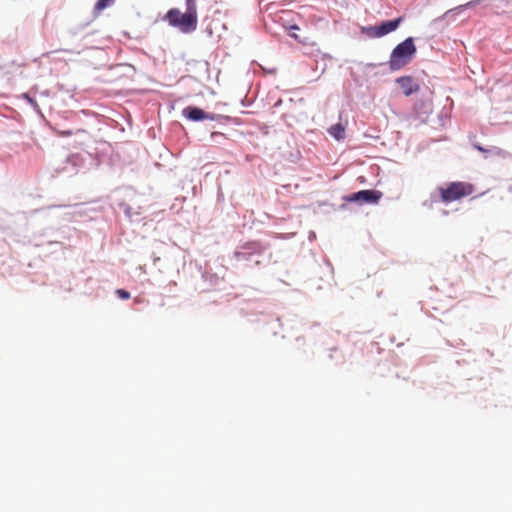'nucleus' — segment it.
Masks as SVG:
<instances>
[{
    "instance_id": "dca6fc26",
    "label": "nucleus",
    "mask_w": 512,
    "mask_h": 512,
    "mask_svg": "<svg viewBox=\"0 0 512 512\" xmlns=\"http://www.w3.org/2000/svg\"><path fill=\"white\" fill-rule=\"evenodd\" d=\"M293 38L298 39V36L296 35V32H293V34H290Z\"/></svg>"
},
{
    "instance_id": "f03ea898",
    "label": "nucleus",
    "mask_w": 512,
    "mask_h": 512,
    "mask_svg": "<svg viewBox=\"0 0 512 512\" xmlns=\"http://www.w3.org/2000/svg\"><path fill=\"white\" fill-rule=\"evenodd\" d=\"M416 53V47L411 37L398 44L392 51L389 59V67L397 71L406 66Z\"/></svg>"
},
{
    "instance_id": "f8f14e48",
    "label": "nucleus",
    "mask_w": 512,
    "mask_h": 512,
    "mask_svg": "<svg viewBox=\"0 0 512 512\" xmlns=\"http://www.w3.org/2000/svg\"><path fill=\"white\" fill-rule=\"evenodd\" d=\"M116 294L120 299L127 300L130 298V293L124 289H117Z\"/></svg>"
},
{
    "instance_id": "20e7f679",
    "label": "nucleus",
    "mask_w": 512,
    "mask_h": 512,
    "mask_svg": "<svg viewBox=\"0 0 512 512\" xmlns=\"http://www.w3.org/2000/svg\"><path fill=\"white\" fill-rule=\"evenodd\" d=\"M401 22L402 18L399 17L395 20L385 21L379 25L369 27V35L376 38L382 37L388 33L395 31L399 27Z\"/></svg>"
},
{
    "instance_id": "7ed1b4c3",
    "label": "nucleus",
    "mask_w": 512,
    "mask_h": 512,
    "mask_svg": "<svg viewBox=\"0 0 512 512\" xmlns=\"http://www.w3.org/2000/svg\"><path fill=\"white\" fill-rule=\"evenodd\" d=\"M168 23L183 33L193 32L197 28L198 16L191 12L181 13L177 8L170 9L165 16Z\"/></svg>"
},
{
    "instance_id": "0eeeda50",
    "label": "nucleus",
    "mask_w": 512,
    "mask_h": 512,
    "mask_svg": "<svg viewBox=\"0 0 512 512\" xmlns=\"http://www.w3.org/2000/svg\"><path fill=\"white\" fill-rule=\"evenodd\" d=\"M397 83L400 85L405 96H410L411 94L419 90V86L415 84L413 79L409 76H403L398 78Z\"/></svg>"
},
{
    "instance_id": "f3484780",
    "label": "nucleus",
    "mask_w": 512,
    "mask_h": 512,
    "mask_svg": "<svg viewBox=\"0 0 512 512\" xmlns=\"http://www.w3.org/2000/svg\"><path fill=\"white\" fill-rule=\"evenodd\" d=\"M293 38L298 39V36L296 35V32H293V34H290Z\"/></svg>"
},
{
    "instance_id": "ddd939ff",
    "label": "nucleus",
    "mask_w": 512,
    "mask_h": 512,
    "mask_svg": "<svg viewBox=\"0 0 512 512\" xmlns=\"http://www.w3.org/2000/svg\"><path fill=\"white\" fill-rule=\"evenodd\" d=\"M59 134H60V135H62V136H69V135H71L72 133H71L70 131H62V132H60Z\"/></svg>"
},
{
    "instance_id": "9d476101",
    "label": "nucleus",
    "mask_w": 512,
    "mask_h": 512,
    "mask_svg": "<svg viewBox=\"0 0 512 512\" xmlns=\"http://www.w3.org/2000/svg\"><path fill=\"white\" fill-rule=\"evenodd\" d=\"M113 2H114V0H98L94 6V12L96 14H99L105 8L111 6L113 4Z\"/></svg>"
},
{
    "instance_id": "f257e3e1",
    "label": "nucleus",
    "mask_w": 512,
    "mask_h": 512,
    "mask_svg": "<svg viewBox=\"0 0 512 512\" xmlns=\"http://www.w3.org/2000/svg\"><path fill=\"white\" fill-rule=\"evenodd\" d=\"M475 191L474 186L468 182L455 181L438 187L440 200L445 203L459 201L464 197L470 196Z\"/></svg>"
},
{
    "instance_id": "6e6552de",
    "label": "nucleus",
    "mask_w": 512,
    "mask_h": 512,
    "mask_svg": "<svg viewBox=\"0 0 512 512\" xmlns=\"http://www.w3.org/2000/svg\"><path fill=\"white\" fill-rule=\"evenodd\" d=\"M244 248L246 249H249L251 250L250 253H245V252H240V251H237L234 253V256L238 259H248V256L252 253H261L262 251V248L260 246L259 243L257 242H252V243H248L244 246Z\"/></svg>"
},
{
    "instance_id": "423d86ee",
    "label": "nucleus",
    "mask_w": 512,
    "mask_h": 512,
    "mask_svg": "<svg viewBox=\"0 0 512 512\" xmlns=\"http://www.w3.org/2000/svg\"><path fill=\"white\" fill-rule=\"evenodd\" d=\"M183 115L186 118L193 120V121H201V120H205V119L213 120L214 119L212 116H209L208 114H206L202 109L197 108V107H192V106L186 107L183 110Z\"/></svg>"
},
{
    "instance_id": "9b49d317",
    "label": "nucleus",
    "mask_w": 512,
    "mask_h": 512,
    "mask_svg": "<svg viewBox=\"0 0 512 512\" xmlns=\"http://www.w3.org/2000/svg\"><path fill=\"white\" fill-rule=\"evenodd\" d=\"M186 12H191L192 15H197V0H186Z\"/></svg>"
},
{
    "instance_id": "1a4fd4ad",
    "label": "nucleus",
    "mask_w": 512,
    "mask_h": 512,
    "mask_svg": "<svg viewBox=\"0 0 512 512\" xmlns=\"http://www.w3.org/2000/svg\"><path fill=\"white\" fill-rule=\"evenodd\" d=\"M328 133L336 140H342L345 137V127L341 123H337L328 129Z\"/></svg>"
},
{
    "instance_id": "2eb2a0df",
    "label": "nucleus",
    "mask_w": 512,
    "mask_h": 512,
    "mask_svg": "<svg viewBox=\"0 0 512 512\" xmlns=\"http://www.w3.org/2000/svg\"><path fill=\"white\" fill-rule=\"evenodd\" d=\"M290 29H293V31H296V30H297V29H299V28H298V26H297V25H293V26H291V27H290Z\"/></svg>"
},
{
    "instance_id": "39448f33",
    "label": "nucleus",
    "mask_w": 512,
    "mask_h": 512,
    "mask_svg": "<svg viewBox=\"0 0 512 512\" xmlns=\"http://www.w3.org/2000/svg\"><path fill=\"white\" fill-rule=\"evenodd\" d=\"M381 198V192L375 190H361L345 198L348 202L377 203Z\"/></svg>"
},
{
    "instance_id": "4468645a",
    "label": "nucleus",
    "mask_w": 512,
    "mask_h": 512,
    "mask_svg": "<svg viewBox=\"0 0 512 512\" xmlns=\"http://www.w3.org/2000/svg\"><path fill=\"white\" fill-rule=\"evenodd\" d=\"M479 1L480 0H475V1L468 2L466 6H470V5H472V4L476 3V2H479Z\"/></svg>"
}]
</instances>
